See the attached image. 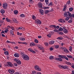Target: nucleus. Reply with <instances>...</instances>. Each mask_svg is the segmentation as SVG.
Here are the masks:
<instances>
[{
    "instance_id": "8fccbe9b",
    "label": "nucleus",
    "mask_w": 74,
    "mask_h": 74,
    "mask_svg": "<svg viewBox=\"0 0 74 74\" xmlns=\"http://www.w3.org/2000/svg\"><path fill=\"white\" fill-rule=\"evenodd\" d=\"M62 69H66V67L62 66Z\"/></svg>"
},
{
    "instance_id": "774afa93",
    "label": "nucleus",
    "mask_w": 74,
    "mask_h": 74,
    "mask_svg": "<svg viewBox=\"0 0 74 74\" xmlns=\"http://www.w3.org/2000/svg\"><path fill=\"white\" fill-rule=\"evenodd\" d=\"M37 74H41V73L40 72H37Z\"/></svg>"
},
{
    "instance_id": "c9c22d12",
    "label": "nucleus",
    "mask_w": 74,
    "mask_h": 74,
    "mask_svg": "<svg viewBox=\"0 0 74 74\" xmlns=\"http://www.w3.org/2000/svg\"><path fill=\"white\" fill-rule=\"evenodd\" d=\"M35 42L36 43H38V40L37 39H35Z\"/></svg>"
},
{
    "instance_id": "6e6552de",
    "label": "nucleus",
    "mask_w": 74,
    "mask_h": 74,
    "mask_svg": "<svg viewBox=\"0 0 74 74\" xmlns=\"http://www.w3.org/2000/svg\"><path fill=\"white\" fill-rule=\"evenodd\" d=\"M8 64V66H9V67H13V64H11V63L8 62H7Z\"/></svg>"
},
{
    "instance_id": "c03bdc74",
    "label": "nucleus",
    "mask_w": 74,
    "mask_h": 74,
    "mask_svg": "<svg viewBox=\"0 0 74 74\" xmlns=\"http://www.w3.org/2000/svg\"><path fill=\"white\" fill-rule=\"evenodd\" d=\"M70 1H68L66 3V4H70Z\"/></svg>"
},
{
    "instance_id": "9b49d317",
    "label": "nucleus",
    "mask_w": 74,
    "mask_h": 74,
    "mask_svg": "<svg viewBox=\"0 0 74 74\" xmlns=\"http://www.w3.org/2000/svg\"><path fill=\"white\" fill-rule=\"evenodd\" d=\"M39 12L42 15H43L44 14V11L42 9H39Z\"/></svg>"
},
{
    "instance_id": "7c9ffc66",
    "label": "nucleus",
    "mask_w": 74,
    "mask_h": 74,
    "mask_svg": "<svg viewBox=\"0 0 74 74\" xmlns=\"http://www.w3.org/2000/svg\"><path fill=\"white\" fill-rule=\"evenodd\" d=\"M51 34H48V35H47V36L48 37H49L50 38L51 37Z\"/></svg>"
},
{
    "instance_id": "4c0bfd02",
    "label": "nucleus",
    "mask_w": 74,
    "mask_h": 74,
    "mask_svg": "<svg viewBox=\"0 0 74 74\" xmlns=\"http://www.w3.org/2000/svg\"><path fill=\"white\" fill-rule=\"evenodd\" d=\"M70 11H72L73 10V8H71L69 9Z\"/></svg>"
},
{
    "instance_id": "13d9d810",
    "label": "nucleus",
    "mask_w": 74,
    "mask_h": 74,
    "mask_svg": "<svg viewBox=\"0 0 74 74\" xmlns=\"http://www.w3.org/2000/svg\"><path fill=\"white\" fill-rule=\"evenodd\" d=\"M59 34H61V35H63V33L62 32H60Z\"/></svg>"
},
{
    "instance_id": "4468645a",
    "label": "nucleus",
    "mask_w": 74,
    "mask_h": 74,
    "mask_svg": "<svg viewBox=\"0 0 74 74\" xmlns=\"http://www.w3.org/2000/svg\"><path fill=\"white\" fill-rule=\"evenodd\" d=\"M30 47H33V46H34L35 45V43L34 42H32L30 43Z\"/></svg>"
},
{
    "instance_id": "e433bc0d",
    "label": "nucleus",
    "mask_w": 74,
    "mask_h": 74,
    "mask_svg": "<svg viewBox=\"0 0 74 74\" xmlns=\"http://www.w3.org/2000/svg\"><path fill=\"white\" fill-rule=\"evenodd\" d=\"M32 18L33 19L35 20V19H36V16H34V15H33L32 16Z\"/></svg>"
},
{
    "instance_id": "0e129e2a",
    "label": "nucleus",
    "mask_w": 74,
    "mask_h": 74,
    "mask_svg": "<svg viewBox=\"0 0 74 74\" xmlns=\"http://www.w3.org/2000/svg\"><path fill=\"white\" fill-rule=\"evenodd\" d=\"M71 17H72V18H74V14H73L71 15Z\"/></svg>"
},
{
    "instance_id": "6e6d98bb",
    "label": "nucleus",
    "mask_w": 74,
    "mask_h": 74,
    "mask_svg": "<svg viewBox=\"0 0 74 74\" xmlns=\"http://www.w3.org/2000/svg\"><path fill=\"white\" fill-rule=\"evenodd\" d=\"M62 67H63V66L59 65V68H60V69H62Z\"/></svg>"
},
{
    "instance_id": "39448f33",
    "label": "nucleus",
    "mask_w": 74,
    "mask_h": 74,
    "mask_svg": "<svg viewBox=\"0 0 74 74\" xmlns=\"http://www.w3.org/2000/svg\"><path fill=\"white\" fill-rule=\"evenodd\" d=\"M8 71V72L10 74H14L15 73V71L13 69H10Z\"/></svg>"
},
{
    "instance_id": "cd10ccee",
    "label": "nucleus",
    "mask_w": 74,
    "mask_h": 74,
    "mask_svg": "<svg viewBox=\"0 0 74 74\" xmlns=\"http://www.w3.org/2000/svg\"><path fill=\"white\" fill-rule=\"evenodd\" d=\"M6 21H7L8 22H11V20H10V19H8V18H6Z\"/></svg>"
},
{
    "instance_id": "6ab92c4d",
    "label": "nucleus",
    "mask_w": 74,
    "mask_h": 74,
    "mask_svg": "<svg viewBox=\"0 0 74 74\" xmlns=\"http://www.w3.org/2000/svg\"><path fill=\"white\" fill-rule=\"evenodd\" d=\"M51 11H50L48 10H45V14H47V13H48L49 12H51Z\"/></svg>"
},
{
    "instance_id": "393cba45",
    "label": "nucleus",
    "mask_w": 74,
    "mask_h": 74,
    "mask_svg": "<svg viewBox=\"0 0 74 74\" xmlns=\"http://www.w3.org/2000/svg\"><path fill=\"white\" fill-rule=\"evenodd\" d=\"M20 40H22L23 41H24V40H25V38H23L22 37L20 38H19Z\"/></svg>"
},
{
    "instance_id": "58836bf2",
    "label": "nucleus",
    "mask_w": 74,
    "mask_h": 74,
    "mask_svg": "<svg viewBox=\"0 0 74 74\" xmlns=\"http://www.w3.org/2000/svg\"><path fill=\"white\" fill-rule=\"evenodd\" d=\"M17 35H19V36H21L22 34V33H20L19 32H17Z\"/></svg>"
},
{
    "instance_id": "a211bd4d",
    "label": "nucleus",
    "mask_w": 74,
    "mask_h": 74,
    "mask_svg": "<svg viewBox=\"0 0 74 74\" xmlns=\"http://www.w3.org/2000/svg\"><path fill=\"white\" fill-rule=\"evenodd\" d=\"M64 31V33H65L66 34V33H68L69 32H68V31H67L66 29H64V30H63Z\"/></svg>"
},
{
    "instance_id": "f3484780",
    "label": "nucleus",
    "mask_w": 74,
    "mask_h": 74,
    "mask_svg": "<svg viewBox=\"0 0 74 74\" xmlns=\"http://www.w3.org/2000/svg\"><path fill=\"white\" fill-rule=\"evenodd\" d=\"M20 16L21 18H24L25 17V15L23 14H21L20 15Z\"/></svg>"
},
{
    "instance_id": "4d7b16f0",
    "label": "nucleus",
    "mask_w": 74,
    "mask_h": 74,
    "mask_svg": "<svg viewBox=\"0 0 74 74\" xmlns=\"http://www.w3.org/2000/svg\"><path fill=\"white\" fill-rule=\"evenodd\" d=\"M53 31L54 32H58V30H57V29H55Z\"/></svg>"
},
{
    "instance_id": "423d86ee",
    "label": "nucleus",
    "mask_w": 74,
    "mask_h": 74,
    "mask_svg": "<svg viewBox=\"0 0 74 74\" xmlns=\"http://www.w3.org/2000/svg\"><path fill=\"white\" fill-rule=\"evenodd\" d=\"M35 23L38 25H40L41 23V21L40 20L37 19L35 21Z\"/></svg>"
},
{
    "instance_id": "680f3d73",
    "label": "nucleus",
    "mask_w": 74,
    "mask_h": 74,
    "mask_svg": "<svg viewBox=\"0 0 74 74\" xmlns=\"http://www.w3.org/2000/svg\"><path fill=\"white\" fill-rule=\"evenodd\" d=\"M11 26H8L7 27V28L8 29H10V28Z\"/></svg>"
},
{
    "instance_id": "f257e3e1",
    "label": "nucleus",
    "mask_w": 74,
    "mask_h": 74,
    "mask_svg": "<svg viewBox=\"0 0 74 74\" xmlns=\"http://www.w3.org/2000/svg\"><path fill=\"white\" fill-rule=\"evenodd\" d=\"M34 68L36 70H38V71H41V69H39V66L37 65H35L34 66Z\"/></svg>"
},
{
    "instance_id": "a878e982",
    "label": "nucleus",
    "mask_w": 74,
    "mask_h": 74,
    "mask_svg": "<svg viewBox=\"0 0 74 74\" xmlns=\"http://www.w3.org/2000/svg\"><path fill=\"white\" fill-rule=\"evenodd\" d=\"M21 55L23 57L25 55V53H23V52H21L20 53Z\"/></svg>"
},
{
    "instance_id": "20e7f679",
    "label": "nucleus",
    "mask_w": 74,
    "mask_h": 74,
    "mask_svg": "<svg viewBox=\"0 0 74 74\" xmlns=\"http://www.w3.org/2000/svg\"><path fill=\"white\" fill-rule=\"evenodd\" d=\"M7 6H8V5L6 3H4L3 4V8L4 9L6 10L7 8Z\"/></svg>"
},
{
    "instance_id": "9d476101",
    "label": "nucleus",
    "mask_w": 74,
    "mask_h": 74,
    "mask_svg": "<svg viewBox=\"0 0 74 74\" xmlns=\"http://www.w3.org/2000/svg\"><path fill=\"white\" fill-rule=\"evenodd\" d=\"M56 60L59 61L60 62H62V58H56Z\"/></svg>"
},
{
    "instance_id": "7ed1b4c3",
    "label": "nucleus",
    "mask_w": 74,
    "mask_h": 74,
    "mask_svg": "<svg viewBox=\"0 0 74 74\" xmlns=\"http://www.w3.org/2000/svg\"><path fill=\"white\" fill-rule=\"evenodd\" d=\"M14 60L16 62V63H17L18 64H21V61L18 59L16 58Z\"/></svg>"
},
{
    "instance_id": "72a5a7b5",
    "label": "nucleus",
    "mask_w": 74,
    "mask_h": 74,
    "mask_svg": "<svg viewBox=\"0 0 74 74\" xmlns=\"http://www.w3.org/2000/svg\"><path fill=\"white\" fill-rule=\"evenodd\" d=\"M36 72L35 71H32V74H36Z\"/></svg>"
},
{
    "instance_id": "79ce46f5",
    "label": "nucleus",
    "mask_w": 74,
    "mask_h": 74,
    "mask_svg": "<svg viewBox=\"0 0 74 74\" xmlns=\"http://www.w3.org/2000/svg\"><path fill=\"white\" fill-rule=\"evenodd\" d=\"M59 47V46L58 45H57L55 46V48H56V49L58 48Z\"/></svg>"
},
{
    "instance_id": "5fc2aeb1",
    "label": "nucleus",
    "mask_w": 74,
    "mask_h": 74,
    "mask_svg": "<svg viewBox=\"0 0 74 74\" xmlns=\"http://www.w3.org/2000/svg\"><path fill=\"white\" fill-rule=\"evenodd\" d=\"M39 48H40V49H42V50L44 49V48L43 47H39Z\"/></svg>"
},
{
    "instance_id": "4be33fe9",
    "label": "nucleus",
    "mask_w": 74,
    "mask_h": 74,
    "mask_svg": "<svg viewBox=\"0 0 74 74\" xmlns=\"http://www.w3.org/2000/svg\"><path fill=\"white\" fill-rule=\"evenodd\" d=\"M1 14H4L5 13V10H1Z\"/></svg>"
},
{
    "instance_id": "2eb2a0df",
    "label": "nucleus",
    "mask_w": 74,
    "mask_h": 74,
    "mask_svg": "<svg viewBox=\"0 0 74 74\" xmlns=\"http://www.w3.org/2000/svg\"><path fill=\"white\" fill-rule=\"evenodd\" d=\"M58 57L60 58H61L62 59V58L63 59H64V56L63 55L62 56L61 55H60L58 56Z\"/></svg>"
},
{
    "instance_id": "412c9836",
    "label": "nucleus",
    "mask_w": 74,
    "mask_h": 74,
    "mask_svg": "<svg viewBox=\"0 0 74 74\" xmlns=\"http://www.w3.org/2000/svg\"><path fill=\"white\" fill-rule=\"evenodd\" d=\"M3 22L4 21H3V20H1V21H0V26H1L2 25V23H3Z\"/></svg>"
},
{
    "instance_id": "338daca9",
    "label": "nucleus",
    "mask_w": 74,
    "mask_h": 74,
    "mask_svg": "<svg viewBox=\"0 0 74 74\" xmlns=\"http://www.w3.org/2000/svg\"><path fill=\"white\" fill-rule=\"evenodd\" d=\"M12 20H13V21H14V22L16 20V19H15V18H12Z\"/></svg>"
},
{
    "instance_id": "a19ab883",
    "label": "nucleus",
    "mask_w": 74,
    "mask_h": 74,
    "mask_svg": "<svg viewBox=\"0 0 74 74\" xmlns=\"http://www.w3.org/2000/svg\"><path fill=\"white\" fill-rule=\"evenodd\" d=\"M67 57H68V58H72V56H68L67 55Z\"/></svg>"
},
{
    "instance_id": "c85d7f7f",
    "label": "nucleus",
    "mask_w": 74,
    "mask_h": 74,
    "mask_svg": "<svg viewBox=\"0 0 74 74\" xmlns=\"http://www.w3.org/2000/svg\"><path fill=\"white\" fill-rule=\"evenodd\" d=\"M49 0H45V2L46 3V4L47 5H48L49 3Z\"/></svg>"
},
{
    "instance_id": "b1692460",
    "label": "nucleus",
    "mask_w": 74,
    "mask_h": 74,
    "mask_svg": "<svg viewBox=\"0 0 74 74\" xmlns=\"http://www.w3.org/2000/svg\"><path fill=\"white\" fill-rule=\"evenodd\" d=\"M68 14H67V12H65V13L64 14V16L65 17H67V16H68Z\"/></svg>"
},
{
    "instance_id": "864d4df0",
    "label": "nucleus",
    "mask_w": 74,
    "mask_h": 74,
    "mask_svg": "<svg viewBox=\"0 0 74 74\" xmlns=\"http://www.w3.org/2000/svg\"><path fill=\"white\" fill-rule=\"evenodd\" d=\"M53 27L54 29H56V25H53Z\"/></svg>"
},
{
    "instance_id": "f03ea898",
    "label": "nucleus",
    "mask_w": 74,
    "mask_h": 74,
    "mask_svg": "<svg viewBox=\"0 0 74 74\" xmlns=\"http://www.w3.org/2000/svg\"><path fill=\"white\" fill-rule=\"evenodd\" d=\"M23 58L25 60H29V57L28 56L26 55H25L23 57Z\"/></svg>"
},
{
    "instance_id": "3c124183",
    "label": "nucleus",
    "mask_w": 74,
    "mask_h": 74,
    "mask_svg": "<svg viewBox=\"0 0 74 74\" xmlns=\"http://www.w3.org/2000/svg\"><path fill=\"white\" fill-rule=\"evenodd\" d=\"M45 45H46V46H48L49 45L48 44V42H45Z\"/></svg>"
},
{
    "instance_id": "ea45409f",
    "label": "nucleus",
    "mask_w": 74,
    "mask_h": 74,
    "mask_svg": "<svg viewBox=\"0 0 74 74\" xmlns=\"http://www.w3.org/2000/svg\"><path fill=\"white\" fill-rule=\"evenodd\" d=\"M4 53L5 54V55H8V52H7V51H5V52Z\"/></svg>"
},
{
    "instance_id": "052dcab7",
    "label": "nucleus",
    "mask_w": 74,
    "mask_h": 74,
    "mask_svg": "<svg viewBox=\"0 0 74 74\" xmlns=\"http://www.w3.org/2000/svg\"><path fill=\"white\" fill-rule=\"evenodd\" d=\"M68 22L69 23H71V22H72V21L71 20V19L69 21H68Z\"/></svg>"
},
{
    "instance_id": "aec40b11",
    "label": "nucleus",
    "mask_w": 74,
    "mask_h": 74,
    "mask_svg": "<svg viewBox=\"0 0 74 74\" xmlns=\"http://www.w3.org/2000/svg\"><path fill=\"white\" fill-rule=\"evenodd\" d=\"M10 32L11 36H13V35H14V31H12V30H11Z\"/></svg>"
},
{
    "instance_id": "0eeeda50",
    "label": "nucleus",
    "mask_w": 74,
    "mask_h": 74,
    "mask_svg": "<svg viewBox=\"0 0 74 74\" xmlns=\"http://www.w3.org/2000/svg\"><path fill=\"white\" fill-rule=\"evenodd\" d=\"M42 4L41 3L39 2L38 3V7L40 8H42Z\"/></svg>"
},
{
    "instance_id": "2f4dec72",
    "label": "nucleus",
    "mask_w": 74,
    "mask_h": 74,
    "mask_svg": "<svg viewBox=\"0 0 74 74\" xmlns=\"http://www.w3.org/2000/svg\"><path fill=\"white\" fill-rule=\"evenodd\" d=\"M58 30L59 31H62V30H63V28H62V27H60L58 29Z\"/></svg>"
},
{
    "instance_id": "a18cd8bd",
    "label": "nucleus",
    "mask_w": 74,
    "mask_h": 74,
    "mask_svg": "<svg viewBox=\"0 0 74 74\" xmlns=\"http://www.w3.org/2000/svg\"><path fill=\"white\" fill-rule=\"evenodd\" d=\"M30 3L33 4V1L32 0H30Z\"/></svg>"
},
{
    "instance_id": "ddd939ff",
    "label": "nucleus",
    "mask_w": 74,
    "mask_h": 74,
    "mask_svg": "<svg viewBox=\"0 0 74 74\" xmlns=\"http://www.w3.org/2000/svg\"><path fill=\"white\" fill-rule=\"evenodd\" d=\"M67 13H68V14L69 15V18H71V13H70V12H67Z\"/></svg>"
},
{
    "instance_id": "bf43d9fd",
    "label": "nucleus",
    "mask_w": 74,
    "mask_h": 74,
    "mask_svg": "<svg viewBox=\"0 0 74 74\" xmlns=\"http://www.w3.org/2000/svg\"><path fill=\"white\" fill-rule=\"evenodd\" d=\"M22 27H18V30H19V29H21H21H22Z\"/></svg>"
},
{
    "instance_id": "09e8293b",
    "label": "nucleus",
    "mask_w": 74,
    "mask_h": 74,
    "mask_svg": "<svg viewBox=\"0 0 74 74\" xmlns=\"http://www.w3.org/2000/svg\"><path fill=\"white\" fill-rule=\"evenodd\" d=\"M57 39H58V40H62V38L61 37H58Z\"/></svg>"
},
{
    "instance_id": "bb28decb",
    "label": "nucleus",
    "mask_w": 74,
    "mask_h": 74,
    "mask_svg": "<svg viewBox=\"0 0 74 74\" xmlns=\"http://www.w3.org/2000/svg\"><path fill=\"white\" fill-rule=\"evenodd\" d=\"M14 13L15 15L17 14L18 13V11L17 10H15L14 11Z\"/></svg>"
},
{
    "instance_id": "f8f14e48",
    "label": "nucleus",
    "mask_w": 74,
    "mask_h": 74,
    "mask_svg": "<svg viewBox=\"0 0 74 74\" xmlns=\"http://www.w3.org/2000/svg\"><path fill=\"white\" fill-rule=\"evenodd\" d=\"M54 42H55V41L53 40H51L50 41V42L49 43V44L52 45V44H53Z\"/></svg>"
},
{
    "instance_id": "37998d69",
    "label": "nucleus",
    "mask_w": 74,
    "mask_h": 74,
    "mask_svg": "<svg viewBox=\"0 0 74 74\" xmlns=\"http://www.w3.org/2000/svg\"><path fill=\"white\" fill-rule=\"evenodd\" d=\"M69 18H70V17H66V18L65 19V20H66V21H68L69 19Z\"/></svg>"
},
{
    "instance_id": "c756f323",
    "label": "nucleus",
    "mask_w": 74,
    "mask_h": 74,
    "mask_svg": "<svg viewBox=\"0 0 74 74\" xmlns=\"http://www.w3.org/2000/svg\"><path fill=\"white\" fill-rule=\"evenodd\" d=\"M65 63L66 64H68L69 65H71V63H70V62H66Z\"/></svg>"
},
{
    "instance_id": "de8ad7c7",
    "label": "nucleus",
    "mask_w": 74,
    "mask_h": 74,
    "mask_svg": "<svg viewBox=\"0 0 74 74\" xmlns=\"http://www.w3.org/2000/svg\"><path fill=\"white\" fill-rule=\"evenodd\" d=\"M10 29H12V30H14V27H13L11 26Z\"/></svg>"
},
{
    "instance_id": "f704fd0d",
    "label": "nucleus",
    "mask_w": 74,
    "mask_h": 74,
    "mask_svg": "<svg viewBox=\"0 0 74 74\" xmlns=\"http://www.w3.org/2000/svg\"><path fill=\"white\" fill-rule=\"evenodd\" d=\"M62 19H59L58 20V21L59 22H60L61 23H62Z\"/></svg>"
},
{
    "instance_id": "473e14b6",
    "label": "nucleus",
    "mask_w": 74,
    "mask_h": 74,
    "mask_svg": "<svg viewBox=\"0 0 74 74\" xmlns=\"http://www.w3.org/2000/svg\"><path fill=\"white\" fill-rule=\"evenodd\" d=\"M64 59H66V60H69L68 58L65 56H64Z\"/></svg>"
},
{
    "instance_id": "69168bd1",
    "label": "nucleus",
    "mask_w": 74,
    "mask_h": 74,
    "mask_svg": "<svg viewBox=\"0 0 74 74\" xmlns=\"http://www.w3.org/2000/svg\"><path fill=\"white\" fill-rule=\"evenodd\" d=\"M14 66H18V65L16 63H14Z\"/></svg>"
},
{
    "instance_id": "603ef678",
    "label": "nucleus",
    "mask_w": 74,
    "mask_h": 74,
    "mask_svg": "<svg viewBox=\"0 0 74 74\" xmlns=\"http://www.w3.org/2000/svg\"><path fill=\"white\" fill-rule=\"evenodd\" d=\"M48 8H49V7H45L44 8V9L45 10L46 9H48Z\"/></svg>"
},
{
    "instance_id": "dca6fc26",
    "label": "nucleus",
    "mask_w": 74,
    "mask_h": 74,
    "mask_svg": "<svg viewBox=\"0 0 74 74\" xmlns=\"http://www.w3.org/2000/svg\"><path fill=\"white\" fill-rule=\"evenodd\" d=\"M14 56L15 57H16V58H18L19 57V55L17 53H15Z\"/></svg>"
},
{
    "instance_id": "1a4fd4ad",
    "label": "nucleus",
    "mask_w": 74,
    "mask_h": 74,
    "mask_svg": "<svg viewBox=\"0 0 74 74\" xmlns=\"http://www.w3.org/2000/svg\"><path fill=\"white\" fill-rule=\"evenodd\" d=\"M28 51H30V52H32V53H36V51H34L32 49L29 48L28 49Z\"/></svg>"
},
{
    "instance_id": "49530a36",
    "label": "nucleus",
    "mask_w": 74,
    "mask_h": 74,
    "mask_svg": "<svg viewBox=\"0 0 74 74\" xmlns=\"http://www.w3.org/2000/svg\"><path fill=\"white\" fill-rule=\"evenodd\" d=\"M64 51L66 53H68V52H69V51H68V50L67 49H66L64 50Z\"/></svg>"
},
{
    "instance_id": "5701e85b",
    "label": "nucleus",
    "mask_w": 74,
    "mask_h": 74,
    "mask_svg": "<svg viewBox=\"0 0 74 74\" xmlns=\"http://www.w3.org/2000/svg\"><path fill=\"white\" fill-rule=\"evenodd\" d=\"M50 60H53V56H51L49 57Z\"/></svg>"
},
{
    "instance_id": "e2e57ef3",
    "label": "nucleus",
    "mask_w": 74,
    "mask_h": 74,
    "mask_svg": "<svg viewBox=\"0 0 74 74\" xmlns=\"http://www.w3.org/2000/svg\"><path fill=\"white\" fill-rule=\"evenodd\" d=\"M66 48H64H64H62V49L63 50V51H64V50H66Z\"/></svg>"
}]
</instances>
